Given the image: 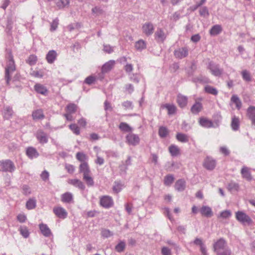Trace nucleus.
I'll use <instances>...</instances> for the list:
<instances>
[{"mask_svg": "<svg viewBox=\"0 0 255 255\" xmlns=\"http://www.w3.org/2000/svg\"><path fill=\"white\" fill-rule=\"evenodd\" d=\"M199 14L201 16L204 17L209 15L208 9L206 6L201 7L199 10Z\"/></svg>", "mask_w": 255, "mask_h": 255, "instance_id": "nucleus-55", "label": "nucleus"}, {"mask_svg": "<svg viewBox=\"0 0 255 255\" xmlns=\"http://www.w3.org/2000/svg\"><path fill=\"white\" fill-rule=\"evenodd\" d=\"M176 137L178 141L182 143H186L189 141V136L183 133L178 132L176 134Z\"/></svg>", "mask_w": 255, "mask_h": 255, "instance_id": "nucleus-34", "label": "nucleus"}, {"mask_svg": "<svg viewBox=\"0 0 255 255\" xmlns=\"http://www.w3.org/2000/svg\"><path fill=\"white\" fill-rule=\"evenodd\" d=\"M231 101L235 103L238 109H240L242 107V102L238 96L233 95L231 98Z\"/></svg>", "mask_w": 255, "mask_h": 255, "instance_id": "nucleus-43", "label": "nucleus"}, {"mask_svg": "<svg viewBox=\"0 0 255 255\" xmlns=\"http://www.w3.org/2000/svg\"><path fill=\"white\" fill-rule=\"evenodd\" d=\"M40 177L44 181L49 180V173L47 170H44L40 174Z\"/></svg>", "mask_w": 255, "mask_h": 255, "instance_id": "nucleus-62", "label": "nucleus"}, {"mask_svg": "<svg viewBox=\"0 0 255 255\" xmlns=\"http://www.w3.org/2000/svg\"><path fill=\"white\" fill-rule=\"evenodd\" d=\"M154 30V27L153 24L150 22H145L142 26L143 33L147 36L151 35L153 33Z\"/></svg>", "mask_w": 255, "mask_h": 255, "instance_id": "nucleus-8", "label": "nucleus"}, {"mask_svg": "<svg viewBox=\"0 0 255 255\" xmlns=\"http://www.w3.org/2000/svg\"><path fill=\"white\" fill-rule=\"evenodd\" d=\"M32 116L34 120H42L44 118L43 111L41 109H37L34 111L32 112Z\"/></svg>", "mask_w": 255, "mask_h": 255, "instance_id": "nucleus-27", "label": "nucleus"}, {"mask_svg": "<svg viewBox=\"0 0 255 255\" xmlns=\"http://www.w3.org/2000/svg\"><path fill=\"white\" fill-rule=\"evenodd\" d=\"M207 68L212 74L216 77L220 76L223 72V69L220 68L219 64L211 62L209 63Z\"/></svg>", "mask_w": 255, "mask_h": 255, "instance_id": "nucleus-4", "label": "nucleus"}, {"mask_svg": "<svg viewBox=\"0 0 255 255\" xmlns=\"http://www.w3.org/2000/svg\"><path fill=\"white\" fill-rule=\"evenodd\" d=\"M216 165V161L211 157L207 156L204 160L203 163L204 167L209 170L214 169Z\"/></svg>", "mask_w": 255, "mask_h": 255, "instance_id": "nucleus-9", "label": "nucleus"}, {"mask_svg": "<svg viewBox=\"0 0 255 255\" xmlns=\"http://www.w3.org/2000/svg\"><path fill=\"white\" fill-rule=\"evenodd\" d=\"M161 254L162 255H171V250L166 247H163L161 249Z\"/></svg>", "mask_w": 255, "mask_h": 255, "instance_id": "nucleus-64", "label": "nucleus"}, {"mask_svg": "<svg viewBox=\"0 0 255 255\" xmlns=\"http://www.w3.org/2000/svg\"><path fill=\"white\" fill-rule=\"evenodd\" d=\"M220 152L225 156H228L230 154V151L226 146H221L219 149Z\"/></svg>", "mask_w": 255, "mask_h": 255, "instance_id": "nucleus-61", "label": "nucleus"}, {"mask_svg": "<svg viewBox=\"0 0 255 255\" xmlns=\"http://www.w3.org/2000/svg\"><path fill=\"white\" fill-rule=\"evenodd\" d=\"M53 212L58 218L65 219L67 217L68 213L66 210L61 206H56L53 209Z\"/></svg>", "mask_w": 255, "mask_h": 255, "instance_id": "nucleus-6", "label": "nucleus"}, {"mask_svg": "<svg viewBox=\"0 0 255 255\" xmlns=\"http://www.w3.org/2000/svg\"><path fill=\"white\" fill-rule=\"evenodd\" d=\"M57 53L56 51L51 50L48 51L46 56V59L49 64H52L56 60Z\"/></svg>", "mask_w": 255, "mask_h": 255, "instance_id": "nucleus-17", "label": "nucleus"}, {"mask_svg": "<svg viewBox=\"0 0 255 255\" xmlns=\"http://www.w3.org/2000/svg\"><path fill=\"white\" fill-rule=\"evenodd\" d=\"M236 219L243 224H250L252 221L251 218L245 213L242 211H238L236 213Z\"/></svg>", "mask_w": 255, "mask_h": 255, "instance_id": "nucleus-3", "label": "nucleus"}, {"mask_svg": "<svg viewBox=\"0 0 255 255\" xmlns=\"http://www.w3.org/2000/svg\"><path fill=\"white\" fill-rule=\"evenodd\" d=\"M227 248H228L227 243L225 240L223 238H220L213 244L214 251L216 253Z\"/></svg>", "mask_w": 255, "mask_h": 255, "instance_id": "nucleus-7", "label": "nucleus"}, {"mask_svg": "<svg viewBox=\"0 0 255 255\" xmlns=\"http://www.w3.org/2000/svg\"><path fill=\"white\" fill-rule=\"evenodd\" d=\"M146 47V43L145 41L140 39L135 43V49L139 51L145 49Z\"/></svg>", "mask_w": 255, "mask_h": 255, "instance_id": "nucleus-35", "label": "nucleus"}, {"mask_svg": "<svg viewBox=\"0 0 255 255\" xmlns=\"http://www.w3.org/2000/svg\"><path fill=\"white\" fill-rule=\"evenodd\" d=\"M169 152L172 156H177L180 154V149L178 146L172 144L168 147Z\"/></svg>", "mask_w": 255, "mask_h": 255, "instance_id": "nucleus-30", "label": "nucleus"}, {"mask_svg": "<svg viewBox=\"0 0 255 255\" xmlns=\"http://www.w3.org/2000/svg\"><path fill=\"white\" fill-rule=\"evenodd\" d=\"M61 200L64 203H71L73 201V195L71 193L67 192L61 195Z\"/></svg>", "mask_w": 255, "mask_h": 255, "instance_id": "nucleus-20", "label": "nucleus"}, {"mask_svg": "<svg viewBox=\"0 0 255 255\" xmlns=\"http://www.w3.org/2000/svg\"><path fill=\"white\" fill-rule=\"evenodd\" d=\"M186 187V182L183 179L177 180L175 184V188L178 191H183Z\"/></svg>", "mask_w": 255, "mask_h": 255, "instance_id": "nucleus-29", "label": "nucleus"}, {"mask_svg": "<svg viewBox=\"0 0 255 255\" xmlns=\"http://www.w3.org/2000/svg\"><path fill=\"white\" fill-rule=\"evenodd\" d=\"M0 166H1V170L4 172H9L11 173L15 169V167L13 162L9 159L0 161Z\"/></svg>", "mask_w": 255, "mask_h": 255, "instance_id": "nucleus-2", "label": "nucleus"}, {"mask_svg": "<svg viewBox=\"0 0 255 255\" xmlns=\"http://www.w3.org/2000/svg\"><path fill=\"white\" fill-rule=\"evenodd\" d=\"M102 237L108 238L113 235V234L108 229H103L101 232Z\"/></svg>", "mask_w": 255, "mask_h": 255, "instance_id": "nucleus-59", "label": "nucleus"}, {"mask_svg": "<svg viewBox=\"0 0 255 255\" xmlns=\"http://www.w3.org/2000/svg\"><path fill=\"white\" fill-rule=\"evenodd\" d=\"M241 174L242 177L248 181H251L252 179L251 168L246 166H243L242 168Z\"/></svg>", "mask_w": 255, "mask_h": 255, "instance_id": "nucleus-13", "label": "nucleus"}, {"mask_svg": "<svg viewBox=\"0 0 255 255\" xmlns=\"http://www.w3.org/2000/svg\"><path fill=\"white\" fill-rule=\"evenodd\" d=\"M231 212L229 210H225L221 212L218 217L223 219H228L231 216Z\"/></svg>", "mask_w": 255, "mask_h": 255, "instance_id": "nucleus-56", "label": "nucleus"}, {"mask_svg": "<svg viewBox=\"0 0 255 255\" xmlns=\"http://www.w3.org/2000/svg\"><path fill=\"white\" fill-rule=\"evenodd\" d=\"M70 129L76 135H78L80 134V129L75 124H71L69 125Z\"/></svg>", "mask_w": 255, "mask_h": 255, "instance_id": "nucleus-58", "label": "nucleus"}, {"mask_svg": "<svg viewBox=\"0 0 255 255\" xmlns=\"http://www.w3.org/2000/svg\"><path fill=\"white\" fill-rule=\"evenodd\" d=\"M129 80L135 83H138L140 80L139 75L137 73L128 74Z\"/></svg>", "mask_w": 255, "mask_h": 255, "instance_id": "nucleus-44", "label": "nucleus"}, {"mask_svg": "<svg viewBox=\"0 0 255 255\" xmlns=\"http://www.w3.org/2000/svg\"><path fill=\"white\" fill-rule=\"evenodd\" d=\"M126 142L129 145L136 146L139 143L140 138L139 136L133 133L128 134L126 137Z\"/></svg>", "mask_w": 255, "mask_h": 255, "instance_id": "nucleus-5", "label": "nucleus"}, {"mask_svg": "<svg viewBox=\"0 0 255 255\" xmlns=\"http://www.w3.org/2000/svg\"><path fill=\"white\" fill-rule=\"evenodd\" d=\"M76 158L82 163L86 162L85 161L87 160V156L83 152H79L76 154Z\"/></svg>", "mask_w": 255, "mask_h": 255, "instance_id": "nucleus-54", "label": "nucleus"}, {"mask_svg": "<svg viewBox=\"0 0 255 255\" xmlns=\"http://www.w3.org/2000/svg\"><path fill=\"white\" fill-rule=\"evenodd\" d=\"M36 137L41 144L46 143L48 142V137L46 133L41 130L37 131Z\"/></svg>", "mask_w": 255, "mask_h": 255, "instance_id": "nucleus-15", "label": "nucleus"}, {"mask_svg": "<svg viewBox=\"0 0 255 255\" xmlns=\"http://www.w3.org/2000/svg\"><path fill=\"white\" fill-rule=\"evenodd\" d=\"M242 75L244 80L247 82L251 81V77L250 73L246 70H243L242 72Z\"/></svg>", "mask_w": 255, "mask_h": 255, "instance_id": "nucleus-57", "label": "nucleus"}, {"mask_svg": "<svg viewBox=\"0 0 255 255\" xmlns=\"http://www.w3.org/2000/svg\"><path fill=\"white\" fill-rule=\"evenodd\" d=\"M216 254L217 255H231V250L229 248H227L217 253Z\"/></svg>", "mask_w": 255, "mask_h": 255, "instance_id": "nucleus-60", "label": "nucleus"}, {"mask_svg": "<svg viewBox=\"0 0 255 255\" xmlns=\"http://www.w3.org/2000/svg\"><path fill=\"white\" fill-rule=\"evenodd\" d=\"M59 24V19L58 18H55L50 23V30L51 32L55 31Z\"/></svg>", "mask_w": 255, "mask_h": 255, "instance_id": "nucleus-50", "label": "nucleus"}, {"mask_svg": "<svg viewBox=\"0 0 255 255\" xmlns=\"http://www.w3.org/2000/svg\"><path fill=\"white\" fill-rule=\"evenodd\" d=\"M122 105L126 110H132L133 109V103L130 101H126L123 102Z\"/></svg>", "mask_w": 255, "mask_h": 255, "instance_id": "nucleus-47", "label": "nucleus"}, {"mask_svg": "<svg viewBox=\"0 0 255 255\" xmlns=\"http://www.w3.org/2000/svg\"><path fill=\"white\" fill-rule=\"evenodd\" d=\"M158 133L160 137L164 138L168 134V130L165 127H161L159 128Z\"/></svg>", "mask_w": 255, "mask_h": 255, "instance_id": "nucleus-45", "label": "nucleus"}, {"mask_svg": "<svg viewBox=\"0 0 255 255\" xmlns=\"http://www.w3.org/2000/svg\"><path fill=\"white\" fill-rule=\"evenodd\" d=\"M68 183L82 190H84L85 188L84 184L81 181L77 179H69Z\"/></svg>", "mask_w": 255, "mask_h": 255, "instance_id": "nucleus-24", "label": "nucleus"}, {"mask_svg": "<svg viewBox=\"0 0 255 255\" xmlns=\"http://www.w3.org/2000/svg\"><path fill=\"white\" fill-rule=\"evenodd\" d=\"M37 60V57L34 55H30L26 60V63L30 65H34L36 64Z\"/></svg>", "mask_w": 255, "mask_h": 255, "instance_id": "nucleus-49", "label": "nucleus"}, {"mask_svg": "<svg viewBox=\"0 0 255 255\" xmlns=\"http://www.w3.org/2000/svg\"><path fill=\"white\" fill-rule=\"evenodd\" d=\"M39 227L41 234L45 237H49L52 235L50 229L46 224L41 223Z\"/></svg>", "mask_w": 255, "mask_h": 255, "instance_id": "nucleus-18", "label": "nucleus"}, {"mask_svg": "<svg viewBox=\"0 0 255 255\" xmlns=\"http://www.w3.org/2000/svg\"><path fill=\"white\" fill-rule=\"evenodd\" d=\"M115 64V61L110 60L105 64L102 67V72L103 73H106L110 71L113 67Z\"/></svg>", "mask_w": 255, "mask_h": 255, "instance_id": "nucleus-26", "label": "nucleus"}, {"mask_svg": "<svg viewBox=\"0 0 255 255\" xmlns=\"http://www.w3.org/2000/svg\"><path fill=\"white\" fill-rule=\"evenodd\" d=\"M6 63L5 67L4 79L7 86H9L11 76L16 70L15 62L13 55L10 51L7 52Z\"/></svg>", "mask_w": 255, "mask_h": 255, "instance_id": "nucleus-1", "label": "nucleus"}, {"mask_svg": "<svg viewBox=\"0 0 255 255\" xmlns=\"http://www.w3.org/2000/svg\"><path fill=\"white\" fill-rule=\"evenodd\" d=\"M26 154L28 158L31 159L36 158L39 155V154L36 148L32 146L28 147L26 148Z\"/></svg>", "mask_w": 255, "mask_h": 255, "instance_id": "nucleus-14", "label": "nucleus"}, {"mask_svg": "<svg viewBox=\"0 0 255 255\" xmlns=\"http://www.w3.org/2000/svg\"><path fill=\"white\" fill-rule=\"evenodd\" d=\"M247 116L251 121L252 124L255 126V107L251 106L248 108Z\"/></svg>", "mask_w": 255, "mask_h": 255, "instance_id": "nucleus-16", "label": "nucleus"}, {"mask_svg": "<svg viewBox=\"0 0 255 255\" xmlns=\"http://www.w3.org/2000/svg\"><path fill=\"white\" fill-rule=\"evenodd\" d=\"M187 97L183 96L181 94L178 95L177 97V102L180 108H185L187 104Z\"/></svg>", "mask_w": 255, "mask_h": 255, "instance_id": "nucleus-21", "label": "nucleus"}, {"mask_svg": "<svg viewBox=\"0 0 255 255\" xmlns=\"http://www.w3.org/2000/svg\"><path fill=\"white\" fill-rule=\"evenodd\" d=\"M80 172L83 174V176L90 173V170L87 162H83L80 165Z\"/></svg>", "mask_w": 255, "mask_h": 255, "instance_id": "nucleus-32", "label": "nucleus"}, {"mask_svg": "<svg viewBox=\"0 0 255 255\" xmlns=\"http://www.w3.org/2000/svg\"><path fill=\"white\" fill-rule=\"evenodd\" d=\"M83 179L88 186H93L94 185V182L93 179L90 176V174L83 176Z\"/></svg>", "mask_w": 255, "mask_h": 255, "instance_id": "nucleus-42", "label": "nucleus"}, {"mask_svg": "<svg viewBox=\"0 0 255 255\" xmlns=\"http://www.w3.org/2000/svg\"><path fill=\"white\" fill-rule=\"evenodd\" d=\"M163 107L167 110L169 115H173L176 112V108L175 106L173 104H166L163 106Z\"/></svg>", "mask_w": 255, "mask_h": 255, "instance_id": "nucleus-41", "label": "nucleus"}, {"mask_svg": "<svg viewBox=\"0 0 255 255\" xmlns=\"http://www.w3.org/2000/svg\"><path fill=\"white\" fill-rule=\"evenodd\" d=\"M199 122L201 126L205 128L215 127L213 122L211 120H209L205 118H200Z\"/></svg>", "mask_w": 255, "mask_h": 255, "instance_id": "nucleus-22", "label": "nucleus"}, {"mask_svg": "<svg viewBox=\"0 0 255 255\" xmlns=\"http://www.w3.org/2000/svg\"><path fill=\"white\" fill-rule=\"evenodd\" d=\"M36 206V200L34 198H30L26 203V208L28 210H32Z\"/></svg>", "mask_w": 255, "mask_h": 255, "instance_id": "nucleus-37", "label": "nucleus"}, {"mask_svg": "<svg viewBox=\"0 0 255 255\" xmlns=\"http://www.w3.org/2000/svg\"><path fill=\"white\" fill-rule=\"evenodd\" d=\"M77 106L74 104H70L66 107V111L68 113H74L77 110Z\"/></svg>", "mask_w": 255, "mask_h": 255, "instance_id": "nucleus-48", "label": "nucleus"}, {"mask_svg": "<svg viewBox=\"0 0 255 255\" xmlns=\"http://www.w3.org/2000/svg\"><path fill=\"white\" fill-rule=\"evenodd\" d=\"M3 116L4 119L8 120L10 119L13 114V111L12 108L9 106H6L4 108L3 112Z\"/></svg>", "mask_w": 255, "mask_h": 255, "instance_id": "nucleus-31", "label": "nucleus"}, {"mask_svg": "<svg viewBox=\"0 0 255 255\" xmlns=\"http://www.w3.org/2000/svg\"><path fill=\"white\" fill-rule=\"evenodd\" d=\"M240 185L235 181H232L227 185V189L232 193H236L240 190Z\"/></svg>", "mask_w": 255, "mask_h": 255, "instance_id": "nucleus-23", "label": "nucleus"}, {"mask_svg": "<svg viewBox=\"0 0 255 255\" xmlns=\"http://www.w3.org/2000/svg\"><path fill=\"white\" fill-rule=\"evenodd\" d=\"M124 187V184H123L120 181H116L114 182V184L113 187V190L116 193H118Z\"/></svg>", "mask_w": 255, "mask_h": 255, "instance_id": "nucleus-36", "label": "nucleus"}, {"mask_svg": "<svg viewBox=\"0 0 255 255\" xmlns=\"http://www.w3.org/2000/svg\"><path fill=\"white\" fill-rule=\"evenodd\" d=\"M119 128L124 132H131L132 128L126 123L122 122L119 125Z\"/></svg>", "mask_w": 255, "mask_h": 255, "instance_id": "nucleus-40", "label": "nucleus"}, {"mask_svg": "<svg viewBox=\"0 0 255 255\" xmlns=\"http://www.w3.org/2000/svg\"><path fill=\"white\" fill-rule=\"evenodd\" d=\"M174 177L172 175H168L164 178V184L169 186L174 181Z\"/></svg>", "mask_w": 255, "mask_h": 255, "instance_id": "nucleus-53", "label": "nucleus"}, {"mask_svg": "<svg viewBox=\"0 0 255 255\" xmlns=\"http://www.w3.org/2000/svg\"><path fill=\"white\" fill-rule=\"evenodd\" d=\"M204 90L205 92L214 96H216L218 93V91L216 88L209 85L205 86Z\"/></svg>", "mask_w": 255, "mask_h": 255, "instance_id": "nucleus-39", "label": "nucleus"}, {"mask_svg": "<svg viewBox=\"0 0 255 255\" xmlns=\"http://www.w3.org/2000/svg\"><path fill=\"white\" fill-rule=\"evenodd\" d=\"M222 30L221 26L216 24L212 26L210 30V33L211 35H216L219 34L222 31Z\"/></svg>", "mask_w": 255, "mask_h": 255, "instance_id": "nucleus-38", "label": "nucleus"}, {"mask_svg": "<svg viewBox=\"0 0 255 255\" xmlns=\"http://www.w3.org/2000/svg\"><path fill=\"white\" fill-rule=\"evenodd\" d=\"M155 39L159 42H163L166 38V34L161 28H157L154 33Z\"/></svg>", "mask_w": 255, "mask_h": 255, "instance_id": "nucleus-12", "label": "nucleus"}, {"mask_svg": "<svg viewBox=\"0 0 255 255\" xmlns=\"http://www.w3.org/2000/svg\"><path fill=\"white\" fill-rule=\"evenodd\" d=\"M174 56L178 59H182L188 55V49L187 47H182L174 50Z\"/></svg>", "mask_w": 255, "mask_h": 255, "instance_id": "nucleus-11", "label": "nucleus"}, {"mask_svg": "<svg viewBox=\"0 0 255 255\" xmlns=\"http://www.w3.org/2000/svg\"><path fill=\"white\" fill-rule=\"evenodd\" d=\"M202 109V104L199 102H196L191 107V112L193 114H198Z\"/></svg>", "mask_w": 255, "mask_h": 255, "instance_id": "nucleus-28", "label": "nucleus"}, {"mask_svg": "<svg viewBox=\"0 0 255 255\" xmlns=\"http://www.w3.org/2000/svg\"><path fill=\"white\" fill-rule=\"evenodd\" d=\"M34 90L37 93L44 96H47L48 93L46 87L40 84H36L34 86Z\"/></svg>", "mask_w": 255, "mask_h": 255, "instance_id": "nucleus-19", "label": "nucleus"}, {"mask_svg": "<svg viewBox=\"0 0 255 255\" xmlns=\"http://www.w3.org/2000/svg\"><path fill=\"white\" fill-rule=\"evenodd\" d=\"M200 212L202 215L209 217L212 216L213 212L212 209L209 206H203L200 210Z\"/></svg>", "mask_w": 255, "mask_h": 255, "instance_id": "nucleus-25", "label": "nucleus"}, {"mask_svg": "<svg viewBox=\"0 0 255 255\" xmlns=\"http://www.w3.org/2000/svg\"><path fill=\"white\" fill-rule=\"evenodd\" d=\"M20 234L24 238H27L29 236V232L27 227L23 226L19 229Z\"/></svg>", "mask_w": 255, "mask_h": 255, "instance_id": "nucleus-46", "label": "nucleus"}, {"mask_svg": "<svg viewBox=\"0 0 255 255\" xmlns=\"http://www.w3.org/2000/svg\"><path fill=\"white\" fill-rule=\"evenodd\" d=\"M240 127V120L239 118L234 116L232 118L231 127L233 130H238Z\"/></svg>", "mask_w": 255, "mask_h": 255, "instance_id": "nucleus-33", "label": "nucleus"}, {"mask_svg": "<svg viewBox=\"0 0 255 255\" xmlns=\"http://www.w3.org/2000/svg\"><path fill=\"white\" fill-rule=\"evenodd\" d=\"M126 244L124 241H120V243L115 247V250L119 253L124 251L125 249Z\"/></svg>", "mask_w": 255, "mask_h": 255, "instance_id": "nucleus-52", "label": "nucleus"}, {"mask_svg": "<svg viewBox=\"0 0 255 255\" xmlns=\"http://www.w3.org/2000/svg\"><path fill=\"white\" fill-rule=\"evenodd\" d=\"M96 80V78L93 76H90L88 77H87L84 82L88 85H91L92 83H93Z\"/></svg>", "mask_w": 255, "mask_h": 255, "instance_id": "nucleus-63", "label": "nucleus"}, {"mask_svg": "<svg viewBox=\"0 0 255 255\" xmlns=\"http://www.w3.org/2000/svg\"><path fill=\"white\" fill-rule=\"evenodd\" d=\"M69 0H58L56 2V5L59 8H62L69 4Z\"/></svg>", "mask_w": 255, "mask_h": 255, "instance_id": "nucleus-51", "label": "nucleus"}, {"mask_svg": "<svg viewBox=\"0 0 255 255\" xmlns=\"http://www.w3.org/2000/svg\"><path fill=\"white\" fill-rule=\"evenodd\" d=\"M113 204V199L109 196H104L100 198V204L105 208H110Z\"/></svg>", "mask_w": 255, "mask_h": 255, "instance_id": "nucleus-10", "label": "nucleus"}]
</instances>
